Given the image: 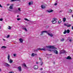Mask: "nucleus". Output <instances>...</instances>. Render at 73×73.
<instances>
[{
  "label": "nucleus",
  "mask_w": 73,
  "mask_h": 73,
  "mask_svg": "<svg viewBox=\"0 0 73 73\" xmlns=\"http://www.w3.org/2000/svg\"><path fill=\"white\" fill-rule=\"evenodd\" d=\"M48 50L49 51V52H54V53H55V54H58V51L57 50H56V49H54V50H53V49H48Z\"/></svg>",
  "instance_id": "f257e3e1"
},
{
  "label": "nucleus",
  "mask_w": 73,
  "mask_h": 73,
  "mask_svg": "<svg viewBox=\"0 0 73 73\" xmlns=\"http://www.w3.org/2000/svg\"><path fill=\"white\" fill-rule=\"evenodd\" d=\"M46 48H47V49H51V48H52V49H57V48L54 47V46H46Z\"/></svg>",
  "instance_id": "f03ea898"
},
{
  "label": "nucleus",
  "mask_w": 73,
  "mask_h": 73,
  "mask_svg": "<svg viewBox=\"0 0 73 73\" xmlns=\"http://www.w3.org/2000/svg\"><path fill=\"white\" fill-rule=\"evenodd\" d=\"M56 20L57 19L55 18H53L51 21L52 22L53 24H55V23H56V22H57V21H56Z\"/></svg>",
  "instance_id": "7ed1b4c3"
},
{
  "label": "nucleus",
  "mask_w": 73,
  "mask_h": 73,
  "mask_svg": "<svg viewBox=\"0 0 73 73\" xmlns=\"http://www.w3.org/2000/svg\"><path fill=\"white\" fill-rule=\"evenodd\" d=\"M70 32V30L69 29H68L67 30H66V29H65L64 30V31L63 32L64 34H66V33H69Z\"/></svg>",
  "instance_id": "20e7f679"
},
{
  "label": "nucleus",
  "mask_w": 73,
  "mask_h": 73,
  "mask_svg": "<svg viewBox=\"0 0 73 73\" xmlns=\"http://www.w3.org/2000/svg\"><path fill=\"white\" fill-rule=\"evenodd\" d=\"M4 65L5 66H8V67H9V66H10L9 64L7 63H5Z\"/></svg>",
  "instance_id": "39448f33"
},
{
  "label": "nucleus",
  "mask_w": 73,
  "mask_h": 73,
  "mask_svg": "<svg viewBox=\"0 0 73 73\" xmlns=\"http://www.w3.org/2000/svg\"><path fill=\"white\" fill-rule=\"evenodd\" d=\"M46 33H47V34H48L49 36H50L51 37H53V35L52 34H49V33H48V31H47Z\"/></svg>",
  "instance_id": "423d86ee"
},
{
  "label": "nucleus",
  "mask_w": 73,
  "mask_h": 73,
  "mask_svg": "<svg viewBox=\"0 0 73 73\" xmlns=\"http://www.w3.org/2000/svg\"><path fill=\"white\" fill-rule=\"evenodd\" d=\"M37 50H44V51H46L45 48H39L37 49Z\"/></svg>",
  "instance_id": "0eeeda50"
},
{
  "label": "nucleus",
  "mask_w": 73,
  "mask_h": 73,
  "mask_svg": "<svg viewBox=\"0 0 73 73\" xmlns=\"http://www.w3.org/2000/svg\"><path fill=\"white\" fill-rule=\"evenodd\" d=\"M34 68L35 69H37L38 67V66L37 65H35L34 66Z\"/></svg>",
  "instance_id": "6e6552de"
},
{
  "label": "nucleus",
  "mask_w": 73,
  "mask_h": 73,
  "mask_svg": "<svg viewBox=\"0 0 73 73\" xmlns=\"http://www.w3.org/2000/svg\"><path fill=\"white\" fill-rule=\"evenodd\" d=\"M44 32H45V33H46V32H47V31H42L41 32V34L40 35H44Z\"/></svg>",
  "instance_id": "1a4fd4ad"
},
{
  "label": "nucleus",
  "mask_w": 73,
  "mask_h": 73,
  "mask_svg": "<svg viewBox=\"0 0 73 73\" xmlns=\"http://www.w3.org/2000/svg\"><path fill=\"white\" fill-rule=\"evenodd\" d=\"M18 69H19V71H20V72L21 71V66L18 67Z\"/></svg>",
  "instance_id": "9d476101"
},
{
  "label": "nucleus",
  "mask_w": 73,
  "mask_h": 73,
  "mask_svg": "<svg viewBox=\"0 0 73 73\" xmlns=\"http://www.w3.org/2000/svg\"><path fill=\"white\" fill-rule=\"evenodd\" d=\"M66 58V59H68L69 60H71V59H72V58L69 56H68Z\"/></svg>",
  "instance_id": "9b49d317"
},
{
  "label": "nucleus",
  "mask_w": 73,
  "mask_h": 73,
  "mask_svg": "<svg viewBox=\"0 0 73 73\" xmlns=\"http://www.w3.org/2000/svg\"><path fill=\"white\" fill-rule=\"evenodd\" d=\"M19 40L20 42H21V43H22V42H23V39L21 38H20L19 39Z\"/></svg>",
  "instance_id": "f8f14e48"
},
{
  "label": "nucleus",
  "mask_w": 73,
  "mask_h": 73,
  "mask_svg": "<svg viewBox=\"0 0 73 73\" xmlns=\"http://www.w3.org/2000/svg\"><path fill=\"white\" fill-rule=\"evenodd\" d=\"M31 4H33V1H31V2H29V5H31Z\"/></svg>",
  "instance_id": "ddd939ff"
},
{
  "label": "nucleus",
  "mask_w": 73,
  "mask_h": 73,
  "mask_svg": "<svg viewBox=\"0 0 73 73\" xmlns=\"http://www.w3.org/2000/svg\"><path fill=\"white\" fill-rule=\"evenodd\" d=\"M10 58V55L9 54H8V55L7 59H8V61H9V58Z\"/></svg>",
  "instance_id": "4468645a"
},
{
  "label": "nucleus",
  "mask_w": 73,
  "mask_h": 73,
  "mask_svg": "<svg viewBox=\"0 0 73 73\" xmlns=\"http://www.w3.org/2000/svg\"><path fill=\"white\" fill-rule=\"evenodd\" d=\"M41 7L42 9H44L45 8V7L43 5H41Z\"/></svg>",
  "instance_id": "2eb2a0df"
},
{
  "label": "nucleus",
  "mask_w": 73,
  "mask_h": 73,
  "mask_svg": "<svg viewBox=\"0 0 73 73\" xmlns=\"http://www.w3.org/2000/svg\"><path fill=\"white\" fill-rule=\"evenodd\" d=\"M13 62V60H12L11 59H10V60H9V62L10 63H12V62Z\"/></svg>",
  "instance_id": "dca6fc26"
},
{
  "label": "nucleus",
  "mask_w": 73,
  "mask_h": 73,
  "mask_svg": "<svg viewBox=\"0 0 73 73\" xmlns=\"http://www.w3.org/2000/svg\"><path fill=\"white\" fill-rule=\"evenodd\" d=\"M63 20L64 22H65L66 21V18L65 17H64L63 19Z\"/></svg>",
  "instance_id": "f3484780"
},
{
  "label": "nucleus",
  "mask_w": 73,
  "mask_h": 73,
  "mask_svg": "<svg viewBox=\"0 0 73 73\" xmlns=\"http://www.w3.org/2000/svg\"><path fill=\"white\" fill-rule=\"evenodd\" d=\"M48 12H49V13H50V12H53V10H51L50 11H48Z\"/></svg>",
  "instance_id": "a211bd4d"
},
{
  "label": "nucleus",
  "mask_w": 73,
  "mask_h": 73,
  "mask_svg": "<svg viewBox=\"0 0 73 73\" xmlns=\"http://www.w3.org/2000/svg\"><path fill=\"white\" fill-rule=\"evenodd\" d=\"M9 8L10 9H13V7H12V6H11L9 7Z\"/></svg>",
  "instance_id": "6ab92c4d"
},
{
  "label": "nucleus",
  "mask_w": 73,
  "mask_h": 73,
  "mask_svg": "<svg viewBox=\"0 0 73 73\" xmlns=\"http://www.w3.org/2000/svg\"><path fill=\"white\" fill-rule=\"evenodd\" d=\"M8 27H9L8 28V29H11V26H9Z\"/></svg>",
  "instance_id": "aec40b11"
},
{
  "label": "nucleus",
  "mask_w": 73,
  "mask_h": 73,
  "mask_svg": "<svg viewBox=\"0 0 73 73\" xmlns=\"http://www.w3.org/2000/svg\"><path fill=\"white\" fill-rule=\"evenodd\" d=\"M61 53H65V51L63 50Z\"/></svg>",
  "instance_id": "412c9836"
},
{
  "label": "nucleus",
  "mask_w": 73,
  "mask_h": 73,
  "mask_svg": "<svg viewBox=\"0 0 73 73\" xmlns=\"http://www.w3.org/2000/svg\"><path fill=\"white\" fill-rule=\"evenodd\" d=\"M31 56L34 57V56H35V54L34 53H33L32 54Z\"/></svg>",
  "instance_id": "4be33fe9"
},
{
  "label": "nucleus",
  "mask_w": 73,
  "mask_h": 73,
  "mask_svg": "<svg viewBox=\"0 0 73 73\" xmlns=\"http://www.w3.org/2000/svg\"><path fill=\"white\" fill-rule=\"evenodd\" d=\"M23 66L25 67H27V66H26V64L25 63L23 64Z\"/></svg>",
  "instance_id": "5701e85b"
},
{
  "label": "nucleus",
  "mask_w": 73,
  "mask_h": 73,
  "mask_svg": "<svg viewBox=\"0 0 73 73\" xmlns=\"http://www.w3.org/2000/svg\"><path fill=\"white\" fill-rule=\"evenodd\" d=\"M72 25H67V27H71Z\"/></svg>",
  "instance_id": "b1692460"
},
{
  "label": "nucleus",
  "mask_w": 73,
  "mask_h": 73,
  "mask_svg": "<svg viewBox=\"0 0 73 73\" xmlns=\"http://www.w3.org/2000/svg\"><path fill=\"white\" fill-rule=\"evenodd\" d=\"M41 64H40V66H42L43 65V62H41Z\"/></svg>",
  "instance_id": "393cba45"
},
{
  "label": "nucleus",
  "mask_w": 73,
  "mask_h": 73,
  "mask_svg": "<svg viewBox=\"0 0 73 73\" xmlns=\"http://www.w3.org/2000/svg\"><path fill=\"white\" fill-rule=\"evenodd\" d=\"M23 29H24L26 31H27V29L26 28H24Z\"/></svg>",
  "instance_id": "a878e982"
},
{
  "label": "nucleus",
  "mask_w": 73,
  "mask_h": 73,
  "mask_svg": "<svg viewBox=\"0 0 73 73\" xmlns=\"http://www.w3.org/2000/svg\"><path fill=\"white\" fill-rule=\"evenodd\" d=\"M64 41V38H63L61 39V41Z\"/></svg>",
  "instance_id": "bb28decb"
},
{
  "label": "nucleus",
  "mask_w": 73,
  "mask_h": 73,
  "mask_svg": "<svg viewBox=\"0 0 73 73\" xmlns=\"http://www.w3.org/2000/svg\"><path fill=\"white\" fill-rule=\"evenodd\" d=\"M72 12V10L71 9H70L69 10V12L70 13H71V12Z\"/></svg>",
  "instance_id": "cd10ccee"
},
{
  "label": "nucleus",
  "mask_w": 73,
  "mask_h": 73,
  "mask_svg": "<svg viewBox=\"0 0 73 73\" xmlns=\"http://www.w3.org/2000/svg\"><path fill=\"white\" fill-rule=\"evenodd\" d=\"M3 20V18L0 19V21H2Z\"/></svg>",
  "instance_id": "c85d7f7f"
},
{
  "label": "nucleus",
  "mask_w": 73,
  "mask_h": 73,
  "mask_svg": "<svg viewBox=\"0 0 73 73\" xmlns=\"http://www.w3.org/2000/svg\"><path fill=\"white\" fill-rule=\"evenodd\" d=\"M10 36V35H8L6 37L7 38H9Z\"/></svg>",
  "instance_id": "c756f323"
},
{
  "label": "nucleus",
  "mask_w": 73,
  "mask_h": 73,
  "mask_svg": "<svg viewBox=\"0 0 73 73\" xmlns=\"http://www.w3.org/2000/svg\"><path fill=\"white\" fill-rule=\"evenodd\" d=\"M21 20V19L20 18H18L17 19V20L19 21V20Z\"/></svg>",
  "instance_id": "7c9ffc66"
},
{
  "label": "nucleus",
  "mask_w": 73,
  "mask_h": 73,
  "mask_svg": "<svg viewBox=\"0 0 73 73\" xmlns=\"http://www.w3.org/2000/svg\"><path fill=\"white\" fill-rule=\"evenodd\" d=\"M39 60H40V61H42V59L41 58H39Z\"/></svg>",
  "instance_id": "2f4dec72"
},
{
  "label": "nucleus",
  "mask_w": 73,
  "mask_h": 73,
  "mask_svg": "<svg viewBox=\"0 0 73 73\" xmlns=\"http://www.w3.org/2000/svg\"><path fill=\"white\" fill-rule=\"evenodd\" d=\"M21 9L20 8H18V9L19 11H21Z\"/></svg>",
  "instance_id": "473e14b6"
},
{
  "label": "nucleus",
  "mask_w": 73,
  "mask_h": 73,
  "mask_svg": "<svg viewBox=\"0 0 73 73\" xmlns=\"http://www.w3.org/2000/svg\"><path fill=\"white\" fill-rule=\"evenodd\" d=\"M2 48H6V46H2Z\"/></svg>",
  "instance_id": "72a5a7b5"
},
{
  "label": "nucleus",
  "mask_w": 73,
  "mask_h": 73,
  "mask_svg": "<svg viewBox=\"0 0 73 73\" xmlns=\"http://www.w3.org/2000/svg\"><path fill=\"white\" fill-rule=\"evenodd\" d=\"M64 25H65V26H67H67H68V25L66 23H65L64 24Z\"/></svg>",
  "instance_id": "f704fd0d"
},
{
  "label": "nucleus",
  "mask_w": 73,
  "mask_h": 73,
  "mask_svg": "<svg viewBox=\"0 0 73 73\" xmlns=\"http://www.w3.org/2000/svg\"><path fill=\"white\" fill-rule=\"evenodd\" d=\"M16 54H13V56L14 57H16Z\"/></svg>",
  "instance_id": "c9c22d12"
},
{
  "label": "nucleus",
  "mask_w": 73,
  "mask_h": 73,
  "mask_svg": "<svg viewBox=\"0 0 73 73\" xmlns=\"http://www.w3.org/2000/svg\"><path fill=\"white\" fill-rule=\"evenodd\" d=\"M9 73H14L13 72L11 71L9 72Z\"/></svg>",
  "instance_id": "e433bc0d"
},
{
  "label": "nucleus",
  "mask_w": 73,
  "mask_h": 73,
  "mask_svg": "<svg viewBox=\"0 0 73 73\" xmlns=\"http://www.w3.org/2000/svg\"><path fill=\"white\" fill-rule=\"evenodd\" d=\"M58 23H61V21H59Z\"/></svg>",
  "instance_id": "4c0bfd02"
},
{
  "label": "nucleus",
  "mask_w": 73,
  "mask_h": 73,
  "mask_svg": "<svg viewBox=\"0 0 73 73\" xmlns=\"http://www.w3.org/2000/svg\"><path fill=\"white\" fill-rule=\"evenodd\" d=\"M16 1V0H11V1Z\"/></svg>",
  "instance_id": "58836bf2"
},
{
  "label": "nucleus",
  "mask_w": 73,
  "mask_h": 73,
  "mask_svg": "<svg viewBox=\"0 0 73 73\" xmlns=\"http://www.w3.org/2000/svg\"><path fill=\"white\" fill-rule=\"evenodd\" d=\"M0 7H1V8H3V6H1V5L0 4Z\"/></svg>",
  "instance_id": "ea45409f"
},
{
  "label": "nucleus",
  "mask_w": 73,
  "mask_h": 73,
  "mask_svg": "<svg viewBox=\"0 0 73 73\" xmlns=\"http://www.w3.org/2000/svg\"><path fill=\"white\" fill-rule=\"evenodd\" d=\"M7 6H9V4H7Z\"/></svg>",
  "instance_id": "a19ab883"
},
{
  "label": "nucleus",
  "mask_w": 73,
  "mask_h": 73,
  "mask_svg": "<svg viewBox=\"0 0 73 73\" xmlns=\"http://www.w3.org/2000/svg\"><path fill=\"white\" fill-rule=\"evenodd\" d=\"M16 1H21L20 0H16Z\"/></svg>",
  "instance_id": "79ce46f5"
},
{
  "label": "nucleus",
  "mask_w": 73,
  "mask_h": 73,
  "mask_svg": "<svg viewBox=\"0 0 73 73\" xmlns=\"http://www.w3.org/2000/svg\"><path fill=\"white\" fill-rule=\"evenodd\" d=\"M57 3H55L54 4V5H57Z\"/></svg>",
  "instance_id": "37998d69"
},
{
  "label": "nucleus",
  "mask_w": 73,
  "mask_h": 73,
  "mask_svg": "<svg viewBox=\"0 0 73 73\" xmlns=\"http://www.w3.org/2000/svg\"><path fill=\"white\" fill-rule=\"evenodd\" d=\"M72 39H70V40H69V41H70V42L72 41Z\"/></svg>",
  "instance_id": "c03bdc74"
},
{
  "label": "nucleus",
  "mask_w": 73,
  "mask_h": 73,
  "mask_svg": "<svg viewBox=\"0 0 73 73\" xmlns=\"http://www.w3.org/2000/svg\"><path fill=\"white\" fill-rule=\"evenodd\" d=\"M36 64H38V62H36Z\"/></svg>",
  "instance_id": "a18cd8bd"
},
{
  "label": "nucleus",
  "mask_w": 73,
  "mask_h": 73,
  "mask_svg": "<svg viewBox=\"0 0 73 73\" xmlns=\"http://www.w3.org/2000/svg\"><path fill=\"white\" fill-rule=\"evenodd\" d=\"M28 19H27V18H25V20H27Z\"/></svg>",
  "instance_id": "49530a36"
},
{
  "label": "nucleus",
  "mask_w": 73,
  "mask_h": 73,
  "mask_svg": "<svg viewBox=\"0 0 73 73\" xmlns=\"http://www.w3.org/2000/svg\"><path fill=\"white\" fill-rule=\"evenodd\" d=\"M19 17V15H17V17Z\"/></svg>",
  "instance_id": "de8ad7c7"
},
{
  "label": "nucleus",
  "mask_w": 73,
  "mask_h": 73,
  "mask_svg": "<svg viewBox=\"0 0 73 73\" xmlns=\"http://www.w3.org/2000/svg\"><path fill=\"white\" fill-rule=\"evenodd\" d=\"M72 29L73 30V26L72 27Z\"/></svg>",
  "instance_id": "09e8293b"
},
{
  "label": "nucleus",
  "mask_w": 73,
  "mask_h": 73,
  "mask_svg": "<svg viewBox=\"0 0 73 73\" xmlns=\"http://www.w3.org/2000/svg\"><path fill=\"white\" fill-rule=\"evenodd\" d=\"M40 70H42V68H41Z\"/></svg>",
  "instance_id": "8fccbe9b"
},
{
  "label": "nucleus",
  "mask_w": 73,
  "mask_h": 73,
  "mask_svg": "<svg viewBox=\"0 0 73 73\" xmlns=\"http://www.w3.org/2000/svg\"><path fill=\"white\" fill-rule=\"evenodd\" d=\"M0 71L1 72V70L0 68Z\"/></svg>",
  "instance_id": "3c124183"
},
{
  "label": "nucleus",
  "mask_w": 73,
  "mask_h": 73,
  "mask_svg": "<svg viewBox=\"0 0 73 73\" xmlns=\"http://www.w3.org/2000/svg\"><path fill=\"white\" fill-rule=\"evenodd\" d=\"M37 56V54H35V56Z\"/></svg>",
  "instance_id": "603ef678"
},
{
  "label": "nucleus",
  "mask_w": 73,
  "mask_h": 73,
  "mask_svg": "<svg viewBox=\"0 0 73 73\" xmlns=\"http://www.w3.org/2000/svg\"><path fill=\"white\" fill-rule=\"evenodd\" d=\"M53 63H54V64H55V62H53Z\"/></svg>",
  "instance_id": "864d4df0"
},
{
  "label": "nucleus",
  "mask_w": 73,
  "mask_h": 73,
  "mask_svg": "<svg viewBox=\"0 0 73 73\" xmlns=\"http://www.w3.org/2000/svg\"><path fill=\"white\" fill-rule=\"evenodd\" d=\"M27 21H29V20H28V19H27Z\"/></svg>",
  "instance_id": "5fc2aeb1"
},
{
  "label": "nucleus",
  "mask_w": 73,
  "mask_h": 73,
  "mask_svg": "<svg viewBox=\"0 0 73 73\" xmlns=\"http://www.w3.org/2000/svg\"><path fill=\"white\" fill-rule=\"evenodd\" d=\"M3 40H4V41H5V40L3 39Z\"/></svg>",
  "instance_id": "6e6d98bb"
},
{
  "label": "nucleus",
  "mask_w": 73,
  "mask_h": 73,
  "mask_svg": "<svg viewBox=\"0 0 73 73\" xmlns=\"http://www.w3.org/2000/svg\"><path fill=\"white\" fill-rule=\"evenodd\" d=\"M9 11H11V10H9Z\"/></svg>",
  "instance_id": "4d7b16f0"
},
{
  "label": "nucleus",
  "mask_w": 73,
  "mask_h": 73,
  "mask_svg": "<svg viewBox=\"0 0 73 73\" xmlns=\"http://www.w3.org/2000/svg\"><path fill=\"white\" fill-rule=\"evenodd\" d=\"M60 12H62V11H60Z\"/></svg>",
  "instance_id": "13d9d810"
},
{
  "label": "nucleus",
  "mask_w": 73,
  "mask_h": 73,
  "mask_svg": "<svg viewBox=\"0 0 73 73\" xmlns=\"http://www.w3.org/2000/svg\"><path fill=\"white\" fill-rule=\"evenodd\" d=\"M1 27L0 26V29H1Z\"/></svg>",
  "instance_id": "bf43d9fd"
},
{
  "label": "nucleus",
  "mask_w": 73,
  "mask_h": 73,
  "mask_svg": "<svg viewBox=\"0 0 73 73\" xmlns=\"http://www.w3.org/2000/svg\"><path fill=\"white\" fill-rule=\"evenodd\" d=\"M11 5H13L11 4Z\"/></svg>",
  "instance_id": "052dcab7"
}]
</instances>
